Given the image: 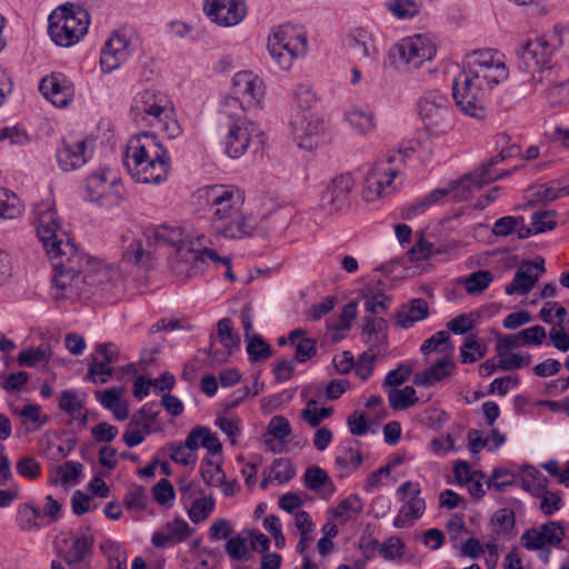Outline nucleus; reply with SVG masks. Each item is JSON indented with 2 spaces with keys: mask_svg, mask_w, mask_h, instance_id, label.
I'll list each match as a JSON object with an SVG mask.
<instances>
[{
  "mask_svg": "<svg viewBox=\"0 0 569 569\" xmlns=\"http://www.w3.org/2000/svg\"><path fill=\"white\" fill-rule=\"evenodd\" d=\"M60 224L53 209L39 212L37 233L51 260L56 299H89L106 272L97 271V261L79 251L71 239L59 234Z\"/></svg>",
  "mask_w": 569,
  "mask_h": 569,
  "instance_id": "1",
  "label": "nucleus"
},
{
  "mask_svg": "<svg viewBox=\"0 0 569 569\" xmlns=\"http://www.w3.org/2000/svg\"><path fill=\"white\" fill-rule=\"evenodd\" d=\"M507 78L508 69L498 50L480 49L468 53L452 83L457 107L467 116L482 118L487 91Z\"/></svg>",
  "mask_w": 569,
  "mask_h": 569,
  "instance_id": "2",
  "label": "nucleus"
},
{
  "mask_svg": "<svg viewBox=\"0 0 569 569\" xmlns=\"http://www.w3.org/2000/svg\"><path fill=\"white\" fill-rule=\"evenodd\" d=\"M569 53V28H556L542 37L528 41L519 51V59L529 72L531 81L547 84L545 96L551 106L569 102V78L562 79L551 64V57L557 49Z\"/></svg>",
  "mask_w": 569,
  "mask_h": 569,
  "instance_id": "3",
  "label": "nucleus"
},
{
  "mask_svg": "<svg viewBox=\"0 0 569 569\" xmlns=\"http://www.w3.org/2000/svg\"><path fill=\"white\" fill-rule=\"evenodd\" d=\"M204 198L212 210V227L218 234L227 239L253 236L257 221L241 211L244 197L240 189L234 186H209L204 189Z\"/></svg>",
  "mask_w": 569,
  "mask_h": 569,
  "instance_id": "4",
  "label": "nucleus"
},
{
  "mask_svg": "<svg viewBox=\"0 0 569 569\" xmlns=\"http://www.w3.org/2000/svg\"><path fill=\"white\" fill-rule=\"evenodd\" d=\"M123 166L137 182L158 184L168 178L170 158L156 134L143 132L130 138Z\"/></svg>",
  "mask_w": 569,
  "mask_h": 569,
  "instance_id": "5",
  "label": "nucleus"
},
{
  "mask_svg": "<svg viewBox=\"0 0 569 569\" xmlns=\"http://www.w3.org/2000/svg\"><path fill=\"white\" fill-rule=\"evenodd\" d=\"M417 153L422 159L432 154V141L429 137L425 140H412L408 147L398 152L390 153L385 160L377 161L368 171L362 189V198L367 202H373L382 197L386 188L390 187L398 176V169L392 167L397 160L403 162L410 154Z\"/></svg>",
  "mask_w": 569,
  "mask_h": 569,
  "instance_id": "6",
  "label": "nucleus"
},
{
  "mask_svg": "<svg viewBox=\"0 0 569 569\" xmlns=\"http://www.w3.org/2000/svg\"><path fill=\"white\" fill-rule=\"evenodd\" d=\"M89 23V12L81 6L68 2L49 14L48 33L57 46L70 48L87 34Z\"/></svg>",
  "mask_w": 569,
  "mask_h": 569,
  "instance_id": "7",
  "label": "nucleus"
},
{
  "mask_svg": "<svg viewBox=\"0 0 569 569\" xmlns=\"http://www.w3.org/2000/svg\"><path fill=\"white\" fill-rule=\"evenodd\" d=\"M421 120L430 134L445 133L451 126L452 107L439 90L426 92L418 102Z\"/></svg>",
  "mask_w": 569,
  "mask_h": 569,
  "instance_id": "8",
  "label": "nucleus"
},
{
  "mask_svg": "<svg viewBox=\"0 0 569 569\" xmlns=\"http://www.w3.org/2000/svg\"><path fill=\"white\" fill-rule=\"evenodd\" d=\"M86 192L89 201L102 207H113L122 200L119 179L109 170L90 174L86 179Z\"/></svg>",
  "mask_w": 569,
  "mask_h": 569,
  "instance_id": "9",
  "label": "nucleus"
},
{
  "mask_svg": "<svg viewBox=\"0 0 569 569\" xmlns=\"http://www.w3.org/2000/svg\"><path fill=\"white\" fill-rule=\"evenodd\" d=\"M130 112L136 120L141 117L142 120L154 126V122L162 119V114L171 112L170 101L168 96L160 90L146 89L133 98Z\"/></svg>",
  "mask_w": 569,
  "mask_h": 569,
  "instance_id": "10",
  "label": "nucleus"
},
{
  "mask_svg": "<svg viewBox=\"0 0 569 569\" xmlns=\"http://www.w3.org/2000/svg\"><path fill=\"white\" fill-rule=\"evenodd\" d=\"M498 163L492 162V157L485 163H482L473 172L463 176L452 184L455 190L453 197L457 199H466L471 192L481 189L483 186L489 184L498 179L510 176L516 168L512 170L498 171L496 166Z\"/></svg>",
  "mask_w": 569,
  "mask_h": 569,
  "instance_id": "11",
  "label": "nucleus"
},
{
  "mask_svg": "<svg viewBox=\"0 0 569 569\" xmlns=\"http://www.w3.org/2000/svg\"><path fill=\"white\" fill-rule=\"evenodd\" d=\"M260 136L261 131L254 122L246 117H238L228 123L223 140L224 151L230 158L238 159L247 151L252 137Z\"/></svg>",
  "mask_w": 569,
  "mask_h": 569,
  "instance_id": "12",
  "label": "nucleus"
},
{
  "mask_svg": "<svg viewBox=\"0 0 569 569\" xmlns=\"http://www.w3.org/2000/svg\"><path fill=\"white\" fill-rule=\"evenodd\" d=\"M435 56V44L421 34L400 40L393 50L395 58L398 57L400 62L412 68L420 67L425 61L431 60Z\"/></svg>",
  "mask_w": 569,
  "mask_h": 569,
  "instance_id": "13",
  "label": "nucleus"
},
{
  "mask_svg": "<svg viewBox=\"0 0 569 569\" xmlns=\"http://www.w3.org/2000/svg\"><path fill=\"white\" fill-rule=\"evenodd\" d=\"M353 187L355 181L349 173L336 177L322 192L320 207L330 213L349 208Z\"/></svg>",
  "mask_w": 569,
  "mask_h": 569,
  "instance_id": "14",
  "label": "nucleus"
},
{
  "mask_svg": "<svg viewBox=\"0 0 569 569\" xmlns=\"http://www.w3.org/2000/svg\"><path fill=\"white\" fill-rule=\"evenodd\" d=\"M210 259L213 262H219L229 267L231 259L228 257H220L218 252L211 248H188L183 254V261H179L174 267V271L179 274H186L187 277H193L204 271L207 267L206 259Z\"/></svg>",
  "mask_w": 569,
  "mask_h": 569,
  "instance_id": "15",
  "label": "nucleus"
},
{
  "mask_svg": "<svg viewBox=\"0 0 569 569\" xmlns=\"http://www.w3.org/2000/svg\"><path fill=\"white\" fill-rule=\"evenodd\" d=\"M89 158L86 139L62 138L56 150L58 166L66 172L81 168Z\"/></svg>",
  "mask_w": 569,
  "mask_h": 569,
  "instance_id": "16",
  "label": "nucleus"
},
{
  "mask_svg": "<svg viewBox=\"0 0 569 569\" xmlns=\"http://www.w3.org/2000/svg\"><path fill=\"white\" fill-rule=\"evenodd\" d=\"M130 40L121 32H113L106 41L100 56V66L103 72L109 73L118 69L130 56Z\"/></svg>",
  "mask_w": 569,
  "mask_h": 569,
  "instance_id": "17",
  "label": "nucleus"
},
{
  "mask_svg": "<svg viewBox=\"0 0 569 569\" xmlns=\"http://www.w3.org/2000/svg\"><path fill=\"white\" fill-rule=\"evenodd\" d=\"M39 91L53 106L67 107L73 99L74 88L63 73H52L41 79Z\"/></svg>",
  "mask_w": 569,
  "mask_h": 569,
  "instance_id": "18",
  "label": "nucleus"
},
{
  "mask_svg": "<svg viewBox=\"0 0 569 569\" xmlns=\"http://www.w3.org/2000/svg\"><path fill=\"white\" fill-rule=\"evenodd\" d=\"M207 14L217 23L231 27L246 17V4L242 0H207Z\"/></svg>",
  "mask_w": 569,
  "mask_h": 569,
  "instance_id": "19",
  "label": "nucleus"
},
{
  "mask_svg": "<svg viewBox=\"0 0 569 569\" xmlns=\"http://www.w3.org/2000/svg\"><path fill=\"white\" fill-rule=\"evenodd\" d=\"M546 272L543 258L523 263L516 272L512 281L506 287L508 296L527 295L531 291L539 277Z\"/></svg>",
  "mask_w": 569,
  "mask_h": 569,
  "instance_id": "20",
  "label": "nucleus"
},
{
  "mask_svg": "<svg viewBox=\"0 0 569 569\" xmlns=\"http://www.w3.org/2000/svg\"><path fill=\"white\" fill-rule=\"evenodd\" d=\"M347 51L360 60L375 61L379 54L372 33L365 28H355L345 38Z\"/></svg>",
  "mask_w": 569,
  "mask_h": 569,
  "instance_id": "21",
  "label": "nucleus"
},
{
  "mask_svg": "<svg viewBox=\"0 0 569 569\" xmlns=\"http://www.w3.org/2000/svg\"><path fill=\"white\" fill-rule=\"evenodd\" d=\"M93 545L94 538L92 536H77L72 539L70 548L62 552L61 558L68 567L90 569Z\"/></svg>",
  "mask_w": 569,
  "mask_h": 569,
  "instance_id": "22",
  "label": "nucleus"
},
{
  "mask_svg": "<svg viewBox=\"0 0 569 569\" xmlns=\"http://www.w3.org/2000/svg\"><path fill=\"white\" fill-rule=\"evenodd\" d=\"M292 130L297 144L302 149L311 150L325 131V122L312 114L303 116L299 121L292 122Z\"/></svg>",
  "mask_w": 569,
  "mask_h": 569,
  "instance_id": "23",
  "label": "nucleus"
},
{
  "mask_svg": "<svg viewBox=\"0 0 569 569\" xmlns=\"http://www.w3.org/2000/svg\"><path fill=\"white\" fill-rule=\"evenodd\" d=\"M233 93L248 103H259L264 94L262 80L251 71L237 72L232 79Z\"/></svg>",
  "mask_w": 569,
  "mask_h": 569,
  "instance_id": "24",
  "label": "nucleus"
},
{
  "mask_svg": "<svg viewBox=\"0 0 569 569\" xmlns=\"http://www.w3.org/2000/svg\"><path fill=\"white\" fill-rule=\"evenodd\" d=\"M122 240V261L133 264H144L150 252L146 249L149 239L134 231H127L121 237Z\"/></svg>",
  "mask_w": 569,
  "mask_h": 569,
  "instance_id": "25",
  "label": "nucleus"
},
{
  "mask_svg": "<svg viewBox=\"0 0 569 569\" xmlns=\"http://www.w3.org/2000/svg\"><path fill=\"white\" fill-rule=\"evenodd\" d=\"M308 43L299 44H279L278 40H268L267 49L270 57L281 70H289L295 59L303 57L307 52Z\"/></svg>",
  "mask_w": 569,
  "mask_h": 569,
  "instance_id": "26",
  "label": "nucleus"
},
{
  "mask_svg": "<svg viewBox=\"0 0 569 569\" xmlns=\"http://www.w3.org/2000/svg\"><path fill=\"white\" fill-rule=\"evenodd\" d=\"M429 316V307L425 299L416 298L402 305L396 315V325L403 329L411 328L416 322Z\"/></svg>",
  "mask_w": 569,
  "mask_h": 569,
  "instance_id": "27",
  "label": "nucleus"
},
{
  "mask_svg": "<svg viewBox=\"0 0 569 569\" xmlns=\"http://www.w3.org/2000/svg\"><path fill=\"white\" fill-rule=\"evenodd\" d=\"M455 363L449 357H443L436 361L429 368L417 372L413 377V383L420 387H430L433 382L442 381L451 375Z\"/></svg>",
  "mask_w": 569,
  "mask_h": 569,
  "instance_id": "28",
  "label": "nucleus"
},
{
  "mask_svg": "<svg viewBox=\"0 0 569 569\" xmlns=\"http://www.w3.org/2000/svg\"><path fill=\"white\" fill-rule=\"evenodd\" d=\"M343 117L357 134L367 136L376 129L375 114L368 108L351 106Z\"/></svg>",
  "mask_w": 569,
  "mask_h": 569,
  "instance_id": "29",
  "label": "nucleus"
},
{
  "mask_svg": "<svg viewBox=\"0 0 569 569\" xmlns=\"http://www.w3.org/2000/svg\"><path fill=\"white\" fill-rule=\"evenodd\" d=\"M359 447L358 440H347L335 458L336 465L348 471L357 470L363 462V455Z\"/></svg>",
  "mask_w": 569,
  "mask_h": 569,
  "instance_id": "30",
  "label": "nucleus"
},
{
  "mask_svg": "<svg viewBox=\"0 0 569 569\" xmlns=\"http://www.w3.org/2000/svg\"><path fill=\"white\" fill-rule=\"evenodd\" d=\"M122 392V388L113 387L103 392L97 391L96 393L101 406L110 410L119 421H123L128 418V406L121 399Z\"/></svg>",
  "mask_w": 569,
  "mask_h": 569,
  "instance_id": "31",
  "label": "nucleus"
},
{
  "mask_svg": "<svg viewBox=\"0 0 569 569\" xmlns=\"http://www.w3.org/2000/svg\"><path fill=\"white\" fill-rule=\"evenodd\" d=\"M154 237L158 241L167 243L169 246L177 248V260L174 261L172 268L177 266L179 261H183V254L188 248H184V238L181 228L179 227H168L160 226L154 231Z\"/></svg>",
  "mask_w": 569,
  "mask_h": 569,
  "instance_id": "32",
  "label": "nucleus"
},
{
  "mask_svg": "<svg viewBox=\"0 0 569 569\" xmlns=\"http://www.w3.org/2000/svg\"><path fill=\"white\" fill-rule=\"evenodd\" d=\"M426 510V502L419 496L410 497L407 502L400 508L397 517L393 520L396 528H405L410 522L419 519Z\"/></svg>",
  "mask_w": 569,
  "mask_h": 569,
  "instance_id": "33",
  "label": "nucleus"
},
{
  "mask_svg": "<svg viewBox=\"0 0 569 569\" xmlns=\"http://www.w3.org/2000/svg\"><path fill=\"white\" fill-rule=\"evenodd\" d=\"M452 187L450 189H435L427 196L421 199L416 200L407 208L402 210V218L406 220H411L419 214H422L427 209H429L432 204L437 203L440 199L445 198L447 194L452 192Z\"/></svg>",
  "mask_w": 569,
  "mask_h": 569,
  "instance_id": "34",
  "label": "nucleus"
},
{
  "mask_svg": "<svg viewBox=\"0 0 569 569\" xmlns=\"http://www.w3.org/2000/svg\"><path fill=\"white\" fill-rule=\"evenodd\" d=\"M521 487L527 491H531L536 497L541 498L539 508L543 515L550 516L560 509L561 499L559 495L545 490L540 483L531 488L529 481L522 479Z\"/></svg>",
  "mask_w": 569,
  "mask_h": 569,
  "instance_id": "35",
  "label": "nucleus"
},
{
  "mask_svg": "<svg viewBox=\"0 0 569 569\" xmlns=\"http://www.w3.org/2000/svg\"><path fill=\"white\" fill-rule=\"evenodd\" d=\"M17 523L23 531L39 530L46 526L42 512L29 503L20 505L17 513Z\"/></svg>",
  "mask_w": 569,
  "mask_h": 569,
  "instance_id": "36",
  "label": "nucleus"
},
{
  "mask_svg": "<svg viewBox=\"0 0 569 569\" xmlns=\"http://www.w3.org/2000/svg\"><path fill=\"white\" fill-rule=\"evenodd\" d=\"M158 416V405L156 402H147L131 416L128 427H141L146 435H150L153 432L152 426L157 422Z\"/></svg>",
  "mask_w": 569,
  "mask_h": 569,
  "instance_id": "37",
  "label": "nucleus"
},
{
  "mask_svg": "<svg viewBox=\"0 0 569 569\" xmlns=\"http://www.w3.org/2000/svg\"><path fill=\"white\" fill-rule=\"evenodd\" d=\"M274 39L279 41V44L308 43L306 34L302 33L297 27L289 23L280 24L272 29L268 37V40Z\"/></svg>",
  "mask_w": 569,
  "mask_h": 569,
  "instance_id": "38",
  "label": "nucleus"
},
{
  "mask_svg": "<svg viewBox=\"0 0 569 569\" xmlns=\"http://www.w3.org/2000/svg\"><path fill=\"white\" fill-rule=\"evenodd\" d=\"M388 400L393 410H403L415 406L418 402V397L413 387L406 386L403 389H391Z\"/></svg>",
  "mask_w": 569,
  "mask_h": 569,
  "instance_id": "39",
  "label": "nucleus"
},
{
  "mask_svg": "<svg viewBox=\"0 0 569 569\" xmlns=\"http://www.w3.org/2000/svg\"><path fill=\"white\" fill-rule=\"evenodd\" d=\"M22 211L23 204L20 199L13 192L0 188V218L16 219Z\"/></svg>",
  "mask_w": 569,
  "mask_h": 569,
  "instance_id": "40",
  "label": "nucleus"
},
{
  "mask_svg": "<svg viewBox=\"0 0 569 569\" xmlns=\"http://www.w3.org/2000/svg\"><path fill=\"white\" fill-rule=\"evenodd\" d=\"M50 348L48 345H40L37 348H26L20 351L17 362L20 367L33 368L41 362H48Z\"/></svg>",
  "mask_w": 569,
  "mask_h": 569,
  "instance_id": "41",
  "label": "nucleus"
},
{
  "mask_svg": "<svg viewBox=\"0 0 569 569\" xmlns=\"http://www.w3.org/2000/svg\"><path fill=\"white\" fill-rule=\"evenodd\" d=\"M246 349L250 362L267 360L272 355L270 345L258 333L247 339Z\"/></svg>",
  "mask_w": 569,
  "mask_h": 569,
  "instance_id": "42",
  "label": "nucleus"
},
{
  "mask_svg": "<svg viewBox=\"0 0 569 569\" xmlns=\"http://www.w3.org/2000/svg\"><path fill=\"white\" fill-rule=\"evenodd\" d=\"M362 509L363 502L361 498L358 495H350L332 509V513L336 518L348 520L352 518V515H360Z\"/></svg>",
  "mask_w": 569,
  "mask_h": 569,
  "instance_id": "43",
  "label": "nucleus"
},
{
  "mask_svg": "<svg viewBox=\"0 0 569 569\" xmlns=\"http://www.w3.org/2000/svg\"><path fill=\"white\" fill-rule=\"evenodd\" d=\"M493 277L489 270H479L469 274L465 280V288L469 295L483 292L492 282Z\"/></svg>",
  "mask_w": 569,
  "mask_h": 569,
  "instance_id": "44",
  "label": "nucleus"
},
{
  "mask_svg": "<svg viewBox=\"0 0 569 569\" xmlns=\"http://www.w3.org/2000/svg\"><path fill=\"white\" fill-rule=\"evenodd\" d=\"M515 512L509 508L499 509L491 518L493 530L497 535L507 536L515 528Z\"/></svg>",
  "mask_w": 569,
  "mask_h": 569,
  "instance_id": "45",
  "label": "nucleus"
},
{
  "mask_svg": "<svg viewBox=\"0 0 569 569\" xmlns=\"http://www.w3.org/2000/svg\"><path fill=\"white\" fill-rule=\"evenodd\" d=\"M386 7L393 17L401 20L411 19L419 13V7L413 0H390Z\"/></svg>",
  "mask_w": 569,
  "mask_h": 569,
  "instance_id": "46",
  "label": "nucleus"
},
{
  "mask_svg": "<svg viewBox=\"0 0 569 569\" xmlns=\"http://www.w3.org/2000/svg\"><path fill=\"white\" fill-rule=\"evenodd\" d=\"M218 336L221 345L229 350L238 348L240 338L233 332V323L229 318H222L217 323Z\"/></svg>",
  "mask_w": 569,
  "mask_h": 569,
  "instance_id": "47",
  "label": "nucleus"
},
{
  "mask_svg": "<svg viewBox=\"0 0 569 569\" xmlns=\"http://www.w3.org/2000/svg\"><path fill=\"white\" fill-rule=\"evenodd\" d=\"M214 509V500L212 497H201L197 499L188 510V517L194 523H199L207 519Z\"/></svg>",
  "mask_w": 569,
  "mask_h": 569,
  "instance_id": "48",
  "label": "nucleus"
},
{
  "mask_svg": "<svg viewBox=\"0 0 569 569\" xmlns=\"http://www.w3.org/2000/svg\"><path fill=\"white\" fill-rule=\"evenodd\" d=\"M164 530L168 532L174 545L184 541L193 532V529L182 518H176L172 521L167 522L164 525Z\"/></svg>",
  "mask_w": 569,
  "mask_h": 569,
  "instance_id": "49",
  "label": "nucleus"
},
{
  "mask_svg": "<svg viewBox=\"0 0 569 569\" xmlns=\"http://www.w3.org/2000/svg\"><path fill=\"white\" fill-rule=\"evenodd\" d=\"M379 350H373L372 347L368 351L361 353L355 363L356 375L363 381L368 380L373 371V361L379 355Z\"/></svg>",
  "mask_w": 569,
  "mask_h": 569,
  "instance_id": "50",
  "label": "nucleus"
},
{
  "mask_svg": "<svg viewBox=\"0 0 569 569\" xmlns=\"http://www.w3.org/2000/svg\"><path fill=\"white\" fill-rule=\"evenodd\" d=\"M303 482L309 490L318 491L321 487L331 483V480L322 468L312 466L306 470Z\"/></svg>",
  "mask_w": 569,
  "mask_h": 569,
  "instance_id": "51",
  "label": "nucleus"
},
{
  "mask_svg": "<svg viewBox=\"0 0 569 569\" xmlns=\"http://www.w3.org/2000/svg\"><path fill=\"white\" fill-rule=\"evenodd\" d=\"M152 497L157 503L160 506H167L171 507L172 502L176 498V492L173 489V486L168 479H161L159 480L153 487H152Z\"/></svg>",
  "mask_w": 569,
  "mask_h": 569,
  "instance_id": "52",
  "label": "nucleus"
},
{
  "mask_svg": "<svg viewBox=\"0 0 569 569\" xmlns=\"http://www.w3.org/2000/svg\"><path fill=\"white\" fill-rule=\"evenodd\" d=\"M450 335L446 330L437 331L435 335H432L429 339L425 340L421 345V352L422 353H429L431 351H437L438 348L442 345H446V348L440 350L441 352H445L448 348L449 353H452L455 350V347L449 343Z\"/></svg>",
  "mask_w": 569,
  "mask_h": 569,
  "instance_id": "53",
  "label": "nucleus"
},
{
  "mask_svg": "<svg viewBox=\"0 0 569 569\" xmlns=\"http://www.w3.org/2000/svg\"><path fill=\"white\" fill-rule=\"evenodd\" d=\"M515 482L516 477L509 470L495 468L486 483L488 489L495 488L499 491H505L508 487L513 486Z\"/></svg>",
  "mask_w": 569,
  "mask_h": 569,
  "instance_id": "54",
  "label": "nucleus"
},
{
  "mask_svg": "<svg viewBox=\"0 0 569 569\" xmlns=\"http://www.w3.org/2000/svg\"><path fill=\"white\" fill-rule=\"evenodd\" d=\"M147 492L142 486L134 485L123 497V503L129 510H144L147 508Z\"/></svg>",
  "mask_w": 569,
  "mask_h": 569,
  "instance_id": "55",
  "label": "nucleus"
},
{
  "mask_svg": "<svg viewBox=\"0 0 569 569\" xmlns=\"http://www.w3.org/2000/svg\"><path fill=\"white\" fill-rule=\"evenodd\" d=\"M267 432L278 439L281 443L286 442L287 438L291 433L289 420L283 416L272 417L268 423Z\"/></svg>",
  "mask_w": 569,
  "mask_h": 569,
  "instance_id": "56",
  "label": "nucleus"
},
{
  "mask_svg": "<svg viewBox=\"0 0 569 569\" xmlns=\"http://www.w3.org/2000/svg\"><path fill=\"white\" fill-rule=\"evenodd\" d=\"M555 217L556 211L553 210L535 211L531 216V226L539 233L553 230L557 226Z\"/></svg>",
  "mask_w": 569,
  "mask_h": 569,
  "instance_id": "57",
  "label": "nucleus"
},
{
  "mask_svg": "<svg viewBox=\"0 0 569 569\" xmlns=\"http://www.w3.org/2000/svg\"><path fill=\"white\" fill-rule=\"evenodd\" d=\"M226 552L230 557L231 560L234 561H243L247 560V540L240 535L229 537L226 542Z\"/></svg>",
  "mask_w": 569,
  "mask_h": 569,
  "instance_id": "58",
  "label": "nucleus"
},
{
  "mask_svg": "<svg viewBox=\"0 0 569 569\" xmlns=\"http://www.w3.org/2000/svg\"><path fill=\"white\" fill-rule=\"evenodd\" d=\"M170 459L176 463L188 466L197 461V453L191 450L187 451V446L183 442H170L169 445Z\"/></svg>",
  "mask_w": 569,
  "mask_h": 569,
  "instance_id": "59",
  "label": "nucleus"
},
{
  "mask_svg": "<svg viewBox=\"0 0 569 569\" xmlns=\"http://www.w3.org/2000/svg\"><path fill=\"white\" fill-rule=\"evenodd\" d=\"M102 555L107 558L108 563L122 561L127 562V552L121 545L111 539H104L100 543Z\"/></svg>",
  "mask_w": 569,
  "mask_h": 569,
  "instance_id": "60",
  "label": "nucleus"
},
{
  "mask_svg": "<svg viewBox=\"0 0 569 569\" xmlns=\"http://www.w3.org/2000/svg\"><path fill=\"white\" fill-rule=\"evenodd\" d=\"M412 367L409 363L401 362L396 369L390 370L385 378V386L398 387L409 380Z\"/></svg>",
  "mask_w": 569,
  "mask_h": 569,
  "instance_id": "61",
  "label": "nucleus"
},
{
  "mask_svg": "<svg viewBox=\"0 0 569 569\" xmlns=\"http://www.w3.org/2000/svg\"><path fill=\"white\" fill-rule=\"evenodd\" d=\"M29 381V375L26 371L10 373L8 377L0 376V387L7 392L20 391Z\"/></svg>",
  "mask_w": 569,
  "mask_h": 569,
  "instance_id": "62",
  "label": "nucleus"
},
{
  "mask_svg": "<svg viewBox=\"0 0 569 569\" xmlns=\"http://www.w3.org/2000/svg\"><path fill=\"white\" fill-rule=\"evenodd\" d=\"M498 361L499 369L505 371L516 370L528 366L531 362V356L529 353H510Z\"/></svg>",
  "mask_w": 569,
  "mask_h": 569,
  "instance_id": "63",
  "label": "nucleus"
},
{
  "mask_svg": "<svg viewBox=\"0 0 569 569\" xmlns=\"http://www.w3.org/2000/svg\"><path fill=\"white\" fill-rule=\"evenodd\" d=\"M113 375L107 362L93 361L88 369L87 378L93 383H106Z\"/></svg>",
  "mask_w": 569,
  "mask_h": 569,
  "instance_id": "64",
  "label": "nucleus"
}]
</instances>
